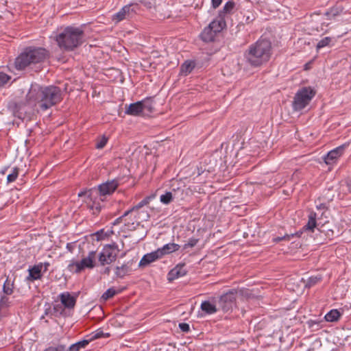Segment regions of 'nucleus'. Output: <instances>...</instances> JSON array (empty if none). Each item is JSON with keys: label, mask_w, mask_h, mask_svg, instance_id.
<instances>
[{"label": "nucleus", "mask_w": 351, "mask_h": 351, "mask_svg": "<svg viewBox=\"0 0 351 351\" xmlns=\"http://www.w3.org/2000/svg\"><path fill=\"white\" fill-rule=\"evenodd\" d=\"M62 99L60 88L56 86H32L27 94V102L33 108L38 105L43 110H46Z\"/></svg>", "instance_id": "1"}, {"label": "nucleus", "mask_w": 351, "mask_h": 351, "mask_svg": "<svg viewBox=\"0 0 351 351\" xmlns=\"http://www.w3.org/2000/svg\"><path fill=\"white\" fill-rule=\"evenodd\" d=\"M271 49V43L269 40L260 38L245 51L244 58L251 66L258 67L269 60Z\"/></svg>", "instance_id": "2"}, {"label": "nucleus", "mask_w": 351, "mask_h": 351, "mask_svg": "<svg viewBox=\"0 0 351 351\" xmlns=\"http://www.w3.org/2000/svg\"><path fill=\"white\" fill-rule=\"evenodd\" d=\"M84 32L80 27L68 26L55 36V40L61 49L71 51L84 43Z\"/></svg>", "instance_id": "3"}, {"label": "nucleus", "mask_w": 351, "mask_h": 351, "mask_svg": "<svg viewBox=\"0 0 351 351\" xmlns=\"http://www.w3.org/2000/svg\"><path fill=\"white\" fill-rule=\"evenodd\" d=\"M48 51L43 47H28L15 60V67L23 70L28 66L39 64L48 57Z\"/></svg>", "instance_id": "4"}, {"label": "nucleus", "mask_w": 351, "mask_h": 351, "mask_svg": "<svg viewBox=\"0 0 351 351\" xmlns=\"http://www.w3.org/2000/svg\"><path fill=\"white\" fill-rule=\"evenodd\" d=\"M316 91L311 86L300 88L295 93L292 102L294 111H300L306 108L315 96Z\"/></svg>", "instance_id": "5"}, {"label": "nucleus", "mask_w": 351, "mask_h": 351, "mask_svg": "<svg viewBox=\"0 0 351 351\" xmlns=\"http://www.w3.org/2000/svg\"><path fill=\"white\" fill-rule=\"evenodd\" d=\"M79 197H85L84 200L92 214L97 215L101 210L102 206L98 199V191L95 188L82 191L78 193Z\"/></svg>", "instance_id": "6"}, {"label": "nucleus", "mask_w": 351, "mask_h": 351, "mask_svg": "<svg viewBox=\"0 0 351 351\" xmlns=\"http://www.w3.org/2000/svg\"><path fill=\"white\" fill-rule=\"evenodd\" d=\"M96 252L90 251L88 252V256L82 258L80 261H72L68 265V269L71 272L80 273L86 268L93 269L95 267L94 260L95 258Z\"/></svg>", "instance_id": "7"}, {"label": "nucleus", "mask_w": 351, "mask_h": 351, "mask_svg": "<svg viewBox=\"0 0 351 351\" xmlns=\"http://www.w3.org/2000/svg\"><path fill=\"white\" fill-rule=\"evenodd\" d=\"M118 251L117 245L115 243L106 245L99 255V261L101 265H108L114 262L117 258Z\"/></svg>", "instance_id": "8"}, {"label": "nucleus", "mask_w": 351, "mask_h": 351, "mask_svg": "<svg viewBox=\"0 0 351 351\" xmlns=\"http://www.w3.org/2000/svg\"><path fill=\"white\" fill-rule=\"evenodd\" d=\"M26 106H30L27 101L13 100L8 103V107L14 117L23 119L27 113Z\"/></svg>", "instance_id": "9"}, {"label": "nucleus", "mask_w": 351, "mask_h": 351, "mask_svg": "<svg viewBox=\"0 0 351 351\" xmlns=\"http://www.w3.org/2000/svg\"><path fill=\"white\" fill-rule=\"evenodd\" d=\"M236 291L231 290L223 294L219 299L218 304L219 308L224 312L232 309L235 302Z\"/></svg>", "instance_id": "10"}, {"label": "nucleus", "mask_w": 351, "mask_h": 351, "mask_svg": "<svg viewBox=\"0 0 351 351\" xmlns=\"http://www.w3.org/2000/svg\"><path fill=\"white\" fill-rule=\"evenodd\" d=\"M119 184V180L114 179L99 185L98 189H97L99 202L102 201L101 196L112 194L117 189Z\"/></svg>", "instance_id": "11"}, {"label": "nucleus", "mask_w": 351, "mask_h": 351, "mask_svg": "<svg viewBox=\"0 0 351 351\" xmlns=\"http://www.w3.org/2000/svg\"><path fill=\"white\" fill-rule=\"evenodd\" d=\"M348 143H345L330 151L324 157L325 162L327 165L332 164L343 154L345 149L348 147Z\"/></svg>", "instance_id": "12"}, {"label": "nucleus", "mask_w": 351, "mask_h": 351, "mask_svg": "<svg viewBox=\"0 0 351 351\" xmlns=\"http://www.w3.org/2000/svg\"><path fill=\"white\" fill-rule=\"evenodd\" d=\"M162 258L160 251H156L145 254L139 263V266L144 267Z\"/></svg>", "instance_id": "13"}, {"label": "nucleus", "mask_w": 351, "mask_h": 351, "mask_svg": "<svg viewBox=\"0 0 351 351\" xmlns=\"http://www.w3.org/2000/svg\"><path fill=\"white\" fill-rule=\"evenodd\" d=\"M43 270V263L34 265L28 269L29 276L27 277L28 281L33 282L41 279Z\"/></svg>", "instance_id": "14"}, {"label": "nucleus", "mask_w": 351, "mask_h": 351, "mask_svg": "<svg viewBox=\"0 0 351 351\" xmlns=\"http://www.w3.org/2000/svg\"><path fill=\"white\" fill-rule=\"evenodd\" d=\"M61 304L67 308H73L76 304V298L69 292H63L59 295Z\"/></svg>", "instance_id": "15"}, {"label": "nucleus", "mask_w": 351, "mask_h": 351, "mask_svg": "<svg viewBox=\"0 0 351 351\" xmlns=\"http://www.w3.org/2000/svg\"><path fill=\"white\" fill-rule=\"evenodd\" d=\"M186 274V270L184 268V265H178L172 269L168 274V280L173 281L176 278L184 276Z\"/></svg>", "instance_id": "16"}, {"label": "nucleus", "mask_w": 351, "mask_h": 351, "mask_svg": "<svg viewBox=\"0 0 351 351\" xmlns=\"http://www.w3.org/2000/svg\"><path fill=\"white\" fill-rule=\"evenodd\" d=\"M130 11H133V10L131 9V5L123 6L118 12L112 16V21H115V23L123 21L130 14Z\"/></svg>", "instance_id": "17"}, {"label": "nucleus", "mask_w": 351, "mask_h": 351, "mask_svg": "<svg viewBox=\"0 0 351 351\" xmlns=\"http://www.w3.org/2000/svg\"><path fill=\"white\" fill-rule=\"evenodd\" d=\"M181 191L180 188L173 189L171 191H166L160 197V202L165 205L169 204L176 197L177 193Z\"/></svg>", "instance_id": "18"}, {"label": "nucleus", "mask_w": 351, "mask_h": 351, "mask_svg": "<svg viewBox=\"0 0 351 351\" xmlns=\"http://www.w3.org/2000/svg\"><path fill=\"white\" fill-rule=\"evenodd\" d=\"M125 113L132 116H140L143 114L141 101H139L130 104L125 110Z\"/></svg>", "instance_id": "19"}, {"label": "nucleus", "mask_w": 351, "mask_h": 351, "mask_svg": "<svg viewBox=\"0 0 351 351\" xmlns=\"http://www.w3.org/2000/svg\"><path fill=\"white\" fill-rule=\"evenodd\" d=\"M317 213L314 211H311L308 216V222L303 227V229L304 230H309L311 232L314 231V229L317 228L318 226L317 223Z\"/></svg>", "instance_id": "20"}, {"label": "nucleus", "mask_w": 351, "mask_h": 351, "mask_svg": "<svg viewBox=\"0 0 351 351\" xmlns=\"http://www.w3.org/2000/svg\"><path fill=\"white\" fill-rule=\"evenodd\" d=\"M131 263L130 262L122 265L121 266L116 267L115 275L117 277L123 278L126 275L129 274L132 271Z\"/></svg>", "instance_id": "21"}, {"label": "nucleus", "mask_w": 351, "mask_h": 351, "mask_svg": "<svg viewBox=\"0 0 351 351\" xmlns=\"http://www.w3.org/2000/svg\"><path fill=\"white\" fill-rule=\"evenodd\" d=\"M124 225L128 230H134L139 226L140 221H138L136 218L134 217V215H129L123 219Z\"/></svg>", "instance_id": "22"}, {"label": "nucleus", "mask_w": 351, "mask_h": 351, "mask_svg": "<svg viewBox=\"0 0 351 351\" xmlns=\"http://www.w3.org/2000/svg\"><path fill=\"white\" fill-rule=\"evenodd\" d=\"M216 33L209 27H206L200 34L202 40L206 43L212 42L216 36Z\"/></svg>", "instance_id": "23"}, {"label": "nucleus", "mask_w": 351, "mask_h": 351, "mask_svg": "<svg viewBox=\"0 0 351 351\" xmlns=\"http://www.w3.org/2000/svg\"><path fill=\"white\" fill-rule=\"evenodd\" d=\"M180 246L178 244L174 243H170L165 245L163 247L158 248V251H160L162 257L166 254H169L173 252H176L180 249Z\"/></svg>", "instance_id": "24"}, {"label": "nucleus", "mask_w": 351, "mask_h": 351, "mask_svg": "<svg viewBox=\"0 0 351 351\" xmlns=\"http://www.w3.org/2000/svg\"><path fill=\"white\" fill-rule=\"evenodd\" d=\"M208 26L215 32L216 34L220 32L223 27L226 26V23L223 19L213 21Z\"/></svg>", "instance_id": "25"}, {"label": "nucleus", "mask_w": 351, "mask_h": 351, "mask_svg": "<svg viewBox=\"0 0 351 351\" xmlns=\"http://www.w3.org/2000/svg\"><path fill=\"white\" fill-rule=\"evenodd\" d=\"M195 68V63L193 61L186 60L180 66V73L182 75H187Z\"/></svg>", "instance_id": "26"}, {"label": "nucleus", "mask_w": 351, "mask_h": 351, "mask_svg": "<svg viewBox=\"0 0 351 351\" xmlns=\"http://www.w3.org/2000/svg\"><path fill=\"white\" fill-rule=\"evenodd\" d=\"M201 309L209 315L214 314L217 311L216 306L209 301H204L201 304Z\"/></svg>", "instance_id": "27"}, {"label": "nucleus", "mask_w": 351, "mask_h": 351, "mask_svg": "<svg viewBox=\"0 0 351 351\" xmlns=\"http://www.w3.org/2000/svg\"><path fill=\"white\" fill-rule=\"evenodd\" d=\"M150 200L149 197H147L144 198L143 200H141L139 203H138L136 205L134 206L130 209L128 210V212H129L130 215H133L134 212H138L140 210H143V208L149 204Z\"/></svg>", "instance_id": "28"}, {"label": "nucleus", "mask_w": 351, "mask_h": 351, "mask_svg": "<svg viewBox=\"0 0 351 351\" xmlns=\"http://www.w3.org/2000/svg\"><path fill=\"white\" fill-rule=\"evenodd\" d=\"M14 287V280H11L9 277L5 280L3 286V292L5 295H11L13 293Z\"/></svg>", "instance_id": "29"}, {"label": "nucleus", "mask_w": 351, "mask_h": 351, "mask_svg": "<svg viewBox=\"0 0 351 351\" xmlns=\"http://www.w3.org/2000/svg\"><path fill=\"white\" fill-rule=\"evenodd\" d=\"M341 316V313L337 309L330 310L324 317L326 321L332 322L337 321Z\"/></svg>", "instance_id": "30"}, {"label": "nucleus", "mask_w": 351, "mask_h": 351, "mask_svg": "<svg viewBox=\"0 0 351 351\" xmlns=\"http://www.w3.org/2000/svg\"><path fill=\"white\" fill-rule=\"evenodd\" d=\"M90 340L88 339H84L82 341H80L75 343H73L69 347V351H80L81 349L85 348L86 346L89 343Z\"/></svg>", "instance_id": "31"}, {"label": "nucleus", "mask_w": 351, "mask_h": 351, "mask_svg": "<svg viewBox=\"0 0 351 351\" xmlns=\"http://www.w3.org/2000/svg\"><path fill=\"white\" fill-rule=\"evenodd\" d=\"M121 292V289L116 290L113 287L109 288L102 294L101 299L104 301H106Z\"/></svg>", "instance_id": "32"}, {"label": "nucleus", "mask_w": 351, "mask_h": 351, "mask_svg": "<svg viewBox=\"0 0 351 351\" xmlns=\"http://www.w3.org/2000/svg\"><path fill=\"white\" fill-rule=\"evenodd\" d=\"M142 104V110L144 113L145 111L147 112H152L154 110L153 101L150 98H146L142 101H140Z\"/></svg>", "instance_id": "33"}, {"label": "nucleus", "mask_w": 351, "mask_h": 351, "mask_svg": "<svg viewBox=\"0 0 351 351\" xmlns=\"http://www.w3.org/2000/svg\"><path fill=\"white\" fill-rule=\"evenodd\" d=\"M133 215H134V217L136 218L138 221H147L148 219L149 218V215L148 213V211L145 210L144 209L140 210L138 212H134V213Z\"/></svg>", "instance_id": "34"}, {"label": "nucleus", "mask_w": 351, "mask_h": 351, "mask_svg": "<svg viewBox=\"0 0 351 351\" xmlns=\"http://www.w3.org/2000/svg\"><path fill=\"white\" fill-rule=\"evenodd\" d=\"M52 310L54 317H60L65 314V307L62 304H55Z\"/></svg>", "instance_id": "35"}, {"label": "nucleus", "mask_w": 351, "mask_h": 351, "mask_svg": "<svg viewBox=\"0 0 351 351\" xmlns=\"http://www.w3.org/2000/svg\"><path fill=\"white\" fill-rule=\"evenodd\" d=\"M322 279L321 275L312 276L308 278L305 287L310 288L319 282Z\"/></svg>", "instance_id": "36"}, {"label": "nucleus", "mask_w": 351, "mask_h": 351, "mask_svg": "<svg viewBox=\"0 0 351 351\" xmlns=\"http://www.w3.org/2000/svg\"><path fill=\"white\" fill-rule=\"evenodd\" d=\"M332 41V38L329 36L322 38L317 43L316 49L318 51L322 48L330 46V43Z\"/></svg>", "instance_id": "37"}, {"label": "nucleus", "mask_w": 351, "mask_h": 351, "mask_svg": "<svg viewBox=\"0 0 351 351\" xmlns=\"http://www.w3.org/2000/svg\"><path fill=\"white\" fill-rule=\"evenodd\" d=\"M302 234V232H298L295 234H285L283 237H278L275 239H274V241L275 242H280L283 240L289 241L291 237H293L295 235L300 237L301 234Z\"/></svg>", "instance_id": "38"}, {"label": "nucleus", "mask_w": 351, "mask_h": 351, "mask_svg": "<svg viewBox=\"0 0 351 351\" xmlns=\"http://www.w3.org/2000/svg\"><path fill=\"white\" fill-rule=\"evenodd\" d=\"M19 175V169L15 167L13 169L12 172L7 176L8 182H14Z\"/></svg>", "instance_id": "39"}, {"label": "nucleus", "mask_w": 351, "mask_h": 351, "mask_svg": "<svg viewBox=\"0 0 351 351\" xmlns=\"http://www.w3.org/2000/svg\"><path fill=\"white\" fill-rule=\"evenodd\" d=\"M10 79L11 77L10 75L2 71H0V87L6 84Z\"/></svg>", "instance_id": "40"}, {"label": "nucleus", "mask_w": 351, "mask_h": 351, "mask_svg": "<svg viewBox=\"0 0 351 351\" xmlns=\"http://www.w3.org/2000/svg\"><path fill=\"white\" fill-rule=\"evenodd\" d=\"M199 239L195 238H191L189 241L183 245V250H186L189 247H193L198 243Z\"/></svg>", "instance_id": "41"}, {"label": "nucleus", "mask_w": 351, "mask_h": 351, "mask_svg": "<svg viewBox=\"0 0 351 351\" xmlns=\"http://www.w3.org/2000/svg\"><path fill=\"white\" fill-rule=\"evenodd\" d=\"M234 8V3L233 1H228L223 6L222 12L228 14L230 13Z\"/></svg>", "instance_id": "42"}, {"label": "nucleus", "mask_w": 351, "mask_h": 351, "mask_svg": "<svg viewBox=\"0 0 351 351\" xmlns=\"http://www.w3.org/2000/svg\"><path fill=\"white\" fill-rule=\"evenodd\" d=\"M90 337L88 340L90 341H93V340H95V339H99V338H101V337H105V334L104 333V332L101 330H96L95 332H93L91 335H90Z\"/></svg>", "instance_id": "43"}, {"label": "nucleus", "mask_w": 351, "mask_h": 351, "mask_svg": "<svg viewBox=\"0 0 351 351\" xmlns=\"http://www.w3.org/2000/svg\"><path fill=\"white\" fill-rule=\"evenodd\" d=\"M108 142V138L106 136H102L101 138H100L96 143V148L101 149L105 147Z\"/></svg>", "instance_id": "44"}, {"label": "nucleus", "mask_w": 351, "mask_h": 351, "mask_svg": "<svg viewBox=\"0 0 351 351\" xmlns=\"http://www.w3.org/2000/svg\"><path fill=\"white\" fill-rule=\"evenodd\" d=\"M9 305H10L9 298L4 295H1V298H0V308L8 307V306H9Z\"/></svg>", "instance_id": "45"}, {"label": "nucleus", "mask_w": 351, "mask_h": 351, "mask_svg": "<svg viewBox=\"0 0 351 351\" xmlns=\"http://www.w3.org/2000/svg\"><path fill=\"white\" fill-rule=\"evenodd\" d=\"M129 212L125 211L123 215H121V217H118L117 219H116L114 222L112 223V225L114 226H117V225H119V223H121V222L123 221V219L125 217H128L129 215Z\"/></svg>", "instance_id": "46"}, {"label": "nucleus", "mask_w": 351, "mask_h": 351, "mask_svg": "<svg viewBox=\"0 0 351 351\" xmlns=\"http://www.w3.org/2000/svg\"><path fill=\"white\" fill-rule=\"evenodd\" d=\"M308 325L309 328H311L313 330H317L319 327V322L314 320H309L308 322Z\"/></svg>", "instance_id": "47"}, {"label": "nucleus", "mask_w": 351, "mask_h": 351, "mask_svg": "<svg viewBox=\"0 0 351 351\" xmlns=\"http://www.w3.org/2000/svg\"><path fill=\"white\" fill-rule=\"evenodd\" d=\"M179 328L184 332H188L190 330V326L186 323H180Z\"/></svg>", "instance_id": "48"}, {"label": "nucleus", "mask_w": 351, "mask_h": 351, "mask_svg": "<svg viewBox=\"0 0 351 351\" xmlns=\"http://www.w3.org/2000/svg\"><path fill=\"white\" fill-rule=\"evenodd\" d=\"M318 230L321 232H325V230H321L319 228H318ZM325 235L329 239H332V237H334V231L331 229H328L325 232Z\"/></svg>", "instance_id": "49"}, {"label": "nucleus", "mask_w": 351, "mask_h": 351, "mask_svg": "<svg viewBox=\"0 0 351 351\" xmlns=\"http://www.w3.org/2000/svg\"><path fill=\"white\" fill-rule=\"evenodd\" d=\"M52 308H51L50 305L49 304H46L45 305V312H44V315H46V316H53V311H52Z\"/></svg>", "instance_id": "50"}, {"label": "nucleus", "mask_w": 351, "mask_h": 351, "mask_svg": "<svg viewBox=\"0 0 351 351\" xmlns=\"http://www.w3.org/2000/svg\"><path fill=\"white\" fill-rule=\"evenodd\" d=\"M55 351H66L68 349L66 346L60 344L57 347H53Z\"/></svg>", "instance_id": "51"}, {"label": "nucleus", "mask_w": 351, "mask_h": 351, "mask_svg": "<svg viewBox=\"0 0 351 351\" xmlns=\"http://www.w3.org/2000/svg\"><path fill=\"white\" fill-rule=\"evenodd\" d=\"M222 0H212V5L214 8H217L221 3Z\"/></svg>", "instance_id": "52"}, {"label": "nucleus", "mask_w": 351, "mask_h": 351, "mask_svg": "<svg viewBox=\"0 0 351 351\" xmlns=\"http://www.w3.org/2000/svg\"><path fill=\"white\" fill-rule=\"evenodd\" d=\"M50 264L48 262H45L43 263V272H46L48 270V267H49Z\"/></svg>", "instance_id": "53"}, {"label": "nucleus", "mask_w": 351, "mask_h": 351, "mask_svg": "<svg viewBox=\"0 0 351 351\" xmlns=\"http://www.w3.org/2000/svg\"><path fill=\"white\" fill-rule=\"evenodd\" d=\"M141 3L143 4H144L145 6H146L147 8H151L152 6V4L151 2H147V1H141Z\"/></svg>", "instance_id": "54"}, {"label": "nucleus", "mask_w": 351, "mask_h": 351, "mask_svg": "<svg viewBox=\"0 0 351 351\" xmlns=\"http://www.w3.org/2000/svg\"><path fill=\"white\" fill-rule=\"evenodd\" d=\"M43 351H55L53 346L45 348Z\"/></svg>", "instance_id": "55"}, {"label": "nucleus", "mask_w": 351, "mask_h": 351, "mask_svg": "<svg viewBox=\"0 0 351 351\" xmlns=\"http://www.w3.org/2000/svg\"><path fill=\"white\" fill-rule=\"evenodd\" d=\"M317 208L318 209H325V208H326V206H325V205H324V204H319V206H317Z\"/></svg>", "instance_id": "56"}, {"label": "nucleus", "mask_w": 351, "mask_h": 351, "mask_svg": "<svg viewBox=\"0 0 351 351\" xmlns=\"http://www.w3.org/2000/svg\"><path fill=\"white\" fill-rule=\"evenodd\" d=\"M348 189L350 193H351V180L348 183Z\"/></svg>", "instance_id": "57"}, {"label": "nucleus", "mask_w": 351, "mask_h": 351, "mask_svg": "<svg viewBox=\"0 0 351 351\" xmlns=\"http://www.w3.org/2000/svg\"><path fill=\"white\" fill-rule=\"evenodd\" d=\"M110 269L109 267H106L104 270V273L106 274H110Z\"/></svg>", "instance_id": "58"}, {"label": "nucleus", "mask_w": 351, "mask_h": 351, "mask_svg": "<svg viewBox=\"0 0 351 351\" xmlns=\"http://www.w3.org/2000/svg\"><path fill=\"white\" fill-rule=\"evenodd\" d=\"M331 13H332V15H334V16H335V15L337 14L336 13L333 12V10H331Z\"/></svg>", "instance_id": "59"}, {"label": "nucleus", "mask_w": 351, "mask_h": 351, "mask_svg": "<svg viewBox=\"0 0 351 351\" xmlns=\"http://www.w3.org/2000/svg\"><path fill=\"white\" fill-rule=\"evenodd\" d=\"M46 315H44V314L41 316L40 319H44V317H45Z\"/></svg>", "instance_id": "60"}]
</instances>
